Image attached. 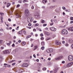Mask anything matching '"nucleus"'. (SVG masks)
Here are the masks:
<instances>
[{"label": "nucleus", "mask_w": 73, "mask_h": 73, "mask_svg": "<svg viewBox=\"0 0 73 73\" xmlns=\"http://www.w3.org/2000/svg\"><path fill=\"white\" fill-rule=\"evenodd\" d=\"M30 13L29 11V10L27 9H26L25 11V16L28 17L29 16Z\"/></svg>", "instance_id": "nucleus-1"}, {"label": "nucleus", "mask_w": 73, "mask_h": 73, "mask_svg": "<svg viewBox=\"0 0 73 73\" xmlns=\"http://www.w3.org/2000/svg\"><path fill=\"white\" fill-rule=\"evenodd\" d=\"M27 21L28 23H32L33 21V18L31 17H28L27 19Z\"/></svg>", "instance_id": "nucleus-2"}, {"label": "nucleus", "mask_w": 73, "mask_h": 73, "mask_svg": "<svg viewBox=\"0 0 73 73\" xmlns=\"http://www.w3.org/2000/svg\"><path fill=\"white\" fill-rule=\"evenodd\" d=\"M16 15L18 16V17H20V15H21V12L19 10H17L15 13Z\"/></svg>", "instance_id": "nucleus-3"}, {"label": "nucleus", "mask_w": 73, "mask_h": 73, "mask_svg": "<svg viewBox=\"0 0 73 73\" xmlns=\"http://www.w3.org/2000/svg\"><path fill=\"white\" fill-rule=\"evenodd\" d=\"M68 60L69 61H72L73 60V56H72L70 55L68 57Z\"/></svg>", "instance_id": "nucleus-4"}, {"label": "nucleus", "mask_w": 73, "mask_h": 73, "mask_svg": "<svg viewBox=\"0 0 73 73\" xmlns=\"http://www.w3.org/2000/svg\"><path fill=\"white\" fill-rule=\"evenodd\" d=\"M46 52L47 53H50L53 52L52 49H47L46 50Z\"/></svg>", "instance_id": "nucleus-5"}, {"label": "nucleus", "mask_w": 73, "mask_h": 73, "mask_svg": "<svg viewBox=\"0 0 73 73\" xmlns=\"http://www.w3.org/2000/svg\"><path fill=\"white\" fill-rule=\"evenodd\" d=\"M73 62H71V63H70L68 64L66 66L67 67H70L71 65H73Z\"/></svg>", "instance_id": "nucleus-6"}, {"label": "nucleus", "mask_w": 73, "mask_h": 73, "mask_svg": "<svg viewBox=\"0 0 73 73\" xmlns=\"http://www.w3.org/2000/svg\"><path fill=\"white\" fill-rule=\"evenodd\" d=\"M3 53L4 54H7L8 53H9V50H5V51H4L3 52Z\"/></svg>", "instance_id": "nucleus-7"}, {"label": "nucleus", "mask_w": 73, "mask_h": 73, "mask_svg": "<svg viewBox=\"0 0 73 73\" xmlns=\"http://www.w3.org/2000/svg\"><path fill=\"white\" fill-rule=\"evenodd\" d=\"M50 30H51V31H54V32L56 31V29L55 28H54V27L50 28Z\"/></svg>", "instance_id": "nucleus-8"}, {"label": "nucleus", "mask_w": 73, "mask_h": 73, "mask_svg": "<svg viewBox=\"0 0 73 73\" xmlns=\"http://www.w3.org/2000/svg\"><path fill=\"white\" fill-rule=\"evenodd\" d=\"M28 66V64L27 63H24L22 65L23 67H27Z\"/></svg>", "instance_id": "nucleus-9"}, {"label": "nucleus", "mask_w": 73, "mask_h": 73, "mask_svg": "<svg viewBox=\"0 0 73 73\" xmlns=\"http://www.w3.org/2000/svg\"><path fill=\"white\" fill-rule=\"evenodd\" d=\"M68 31H70L73 32V27L69 28H68Z\"/></svg>", "instance_id": "nucleus-10"}, {"label": "nucleus", "mask_w": 73, "mask_h": 73, "mask_svg": "<svg viewBox=\"0 0 73 73\" xmlns=\"http://www.w3.org/2000/svg\"><path fill=\"white\" fill-rule=\"evenodd\" d=\"M11 5V3H7L6 6L7 8H8L9 7H10V5Z\"/></svg>", "instance_id": "nucleus-11"}, {"label": "nucleus", "mask_w": 73, "mask_h": 73, "mask_svg": "<svg viewBox=\"0 0 73 73\" xmlns=\"http://www.w3.org/2000/svg\"><path fill=\"white\" fill-rule=\"evenodd\" d=\"M20 71H19V70L18 71L17 70H15V72H16V73H21V72H22V71H21V70H20Z\"/></svg>", "instance_id": "nucleus-12"}, {"label": "nucleus", "mask_w": 73, "mask_h": 73, "mask_svg": "<svg viewBox=\"0 0 73 73\" xmlns=\"http://www.w3.org/2000/svg\"><path fill=\"white\" fill-rule=\"evenodd\" d=\"M60 58H62V56H60V57H58L56 58L55 60H60Z\"/></svg>", "instance_id": "nucleus-13"}, {"label": "nucleus", "mask_w": 73, "mask_h": 73, "mask_svg": "<svg viewBox=\"0 0 73 73\" xmlns=\"http://www.w3.org/2000/svg\"><path fill=\"white\" fill-rule=\"evenodd\" d=\"M44 33H45V35H46L47 36H49L50 34L49 33H48L47 32H45V31H44Z\"/></svg>", "instance_id": "nucleus-14"}, {"label": "nucleus", "mask_w": 73, "mask_h": 73, "mask_svg": "<svg viewBox=\"0 0 73 73\" xmlns=\"http://www.w3.org/2000/svg\"><path fill=\"white\" fill-rule=\"evenodd\" d=\"M66 31V29H64V30H62V33L63 35H65Z\"/></svg>", "instance_id": "nucleus-15"}, {"label": "nucleus", "mask_w": 73, "mask_h": 73, "mask_svg": "<svg viewBox=\"0 0 73 73\" xmlns=\"http://www.w3.org/2000/svg\"><path fill=\"white\" fill-rule=\"evenodd\" d=\"M55 44L56 45H60L61 44V43L60 42H58L57 41H55Z\"/></svg>", "instance_id": "nucleus-16"}, {"label": "nucleus", "mask_w": 73, "mask_h": 73, "mask_svg": "<svg viewBox=\"0 0 73 73\" xmlns=\"http://www.w3.org/2000/svg\"><path fill=\"white\" fill-rule=\"evenodd\" d=\"M58 68H55L54 70V73H56V72H57V71L58 70Z\"/></svg>", "instance_id": "nucleus-17"}, {"label": "nucleus", "mask_w": 73, "mask_h": 73, "mask_svg": "<svg viewBox=\"0 0 73 73\" xmlns=\"http://www.w3.org/2000/svg\"><path fill=\"white\" fill-rule=\"evenodd\" d=\"M69 42H70V43H73V40L72 39H70L69 40Z\"/></svg>", "instance_id": "nucleus-18"}, {"label": "nucleus", "mask_w": 73, "mask_h": 73, "mask_svg": "<svg viewBox=\"0 0 73 73\" xmlns=\"http://www.w3.org/2000/svg\"><path fill=\"white\" fill-rule=\"evenodd\" d=\"M3 56H0V61H3Z\"/></svg>", "instance_id": "nucleus-19"}, {"label": "nucleus", "mask_w": 73, "mask_h": 73, "mask_svg": "<svg viewBox=\"0 0 73 73\" xmlns=\"http://www.w3.org/2000/svg\"><path fill=\"white\" fill-rule=\"evenodd\" d=\"M64 35H67L68 34V31L66 30V31H65Z\"/></svg>", "instance_id": "nucleus-20"}, {"label": "nucleus", "mask_w": 73, "mask_h": 73, "mask_svg": "<svg viewBox=\"0 0 73 73\" xmlns=\"http://www.w3.org/2000/svg\"><path fill=\"white\" fill-rule=\"evenodd\" d=\"M41 45H42V46H44L45 45V42L43 41L42 42H41Z\"/></svg>", "instance_id": "nucleus-21"}, {"label": "nucleus", "mask_w": 73, "mask_h": 73, "mask_svg": "<svg viewBox=\"0 0 73 73\" xmlns=\"http://www.w3.org/2000/svg\"><path fill=\"white\" fill-rule=\"evenodd\" d=\"M34 16H35V17H38V14L37 13H35L34 14Z\"/></svg>", "instance_id": "nucleus-22"}, {"label": "nucleus", "mask_w": 73, "mask_h": 73, "mask_svg": "<svg viewBox=\"0 0 73 73\" xmlns=\"http://www.w3.org/2000/svg\"><path fill=\"white\" fill-rule=\"evenodd\" d=\"M22 45L24 46V45H25V44H26V43H25V42H23L22 43Z\"/></svg>", "instance_id": "nucleus-23"}, {"label": "nucleus", "mask_w": 73, "mask_h": 73, "mask_svg": "<svg viewBox=\"0 0 73 73\" xmlns=\"http://www.w3.org/2000/svg\"><path fill=\"white\" fill-rule=\"evenodd\" d=\"M41 23H45V21L42 19L41 20Z\"/></svg>", "instance_id": "nucleus-24"}, {"label": "nucleus", "mask_w": 73, "mask_h": 73, "mask_svg": "<svg viewBox=\"0 0 73 73\" xmlns=\"http://www.w3.org/2000/svg\"><path fill=\"white\" fill-rule=\"evenodd\" d=\"M28 1L27 0H23V2L24 3H26V2H28Z\"/></svg>", "instance_id": "nucleus-25"}, {"label": "nucleus", "mask_w": 73, "mask_h": 73, "mask_svg": "<svg viewBox=\"0 0 73 73\" xmlns=\"http://www.w3.org/2000/svg\"><path fill=\"white\" fill-rule=\"evenodd\" d=\"M20 7V5L19 4H18L17 5L16 7L19 8V7Z\"/></svg>", "instance_id": "nucleus-26"}, {"label": "nucleus", "mask_w": 73, "mask_h": 73, "mask_svg": "<svg viewBox=\"0 0 73 73\" xmlns=\"http://www.w3.org/2000/svg\"><path fill=\"white\" fill-rule=\"evenodd\" d=\"M46 2H47V1L45 0H43V3H46Z\"/></svg>", "instance_id": "nucleus-27"}, {"label": "nucleus", "mask_w": 73, "mask_h": 73, "mask_svg": "<svg viewBox=\"0 0 73 73\" xmlns=\"http://www.w3.org/2000/svg\"><path fill=\"white\" fill-rule=\"evenodd\" d=\"M0 15H1V16H4V13H0Z\"/></svg>", "instance_id": "nucleus-28"}, {"label": "nucleus", "mask_w": 73, "mask_h": 73, "mask_svg": "<svg viewBox=\"0 0 73 73\" xmlns=\"http://www.w3.org/2000/svg\"><path fill=\"white\" fill-rule=\"evenodd\" d=\"M44 49H45V47L44 46H42L41 48L42 50H44Z\"/></svg>", "instance_id": "nucleus-29"}, {"label": "nucleus", "mask_w": 73, "mask_h": 73, "mask_svg": "<svg viewBox=\"0 0 73 73\" xmlns=\"http://www.w3.org/2000/svg\"><path fill=\"white\" fill-rule=\"evenodd\" d=\"M37 46H35L34 47V50H36V49H37Z\"/></svg>", "instance_id": "nucleus-30"}, {"label": "nucleus", "mask_w": 73, "mask_h": 73, "mask_svg": "<svg viewBox=\"0 0 73 73\" xmlns=\"http://www.w3.org/2000/svg\"><path fill=\"white\" fill-rule=\"evenodd\" d=\"M39 25V24H38V23H36V25H35V27H37Z\"/></svg>", "instance_id": "nucleus-31"}, {"label": "nucleus", "mask_w": 73, "mask_h": 73, "mask_svg": "<svg viewBox=\"0 0 73 73\" xmlns=\"http://www.w3.org/2000/svg\"><path fill=\"white\" fill-rule=\"evenodd\" d=\"M23 33L25 35H26L27 34V33H26V31H23Z\"/></svg>", "instance_id": "nucleus-32"}, {"label": "nucleus", "mask_w": 73, "mask_h": 73, "mask_svg": "<svg viewBox=\"0 0 73 73\" xmlns=\"http://www.w3.org/2000/svg\"><path fill=\"white\" fill-rule=\"evenodd\" d=\"M28 26H31V25H32V24L31 23H29L28 24Z\"/></svg>", "instance_id": "nucleus-33"}, {"label": "nucleus", "mask_w": 73, "mask_h": 73, "mask_svg": "<svg viewBox=\"0 0 73 73\" xmlns=\"http://www.w3.org/2000/svg\"><path fill=\"white\" fill-rule=\"evenodd\" d=\"M15 60H13L11 61H9V62H10V63H11V62H13L14 61H15Z\"/></svg>", "instance_id": "nucleus-34"}, {"label": "nucleus", "mask_w": 73, "mask_h": 73, "mask_svg": "<svg viewBox=\"0 0 73 73\" xmlns=\"http://www.w3.org/2000/svg\"><path fill=\"white\" fill-rule=\"evenodd\" d=\"M70 20H73V17H71L70 18Z\"/></svg>", "instance_id": "nucleus-35"}, {"label": "nucleus", "mask_w": 73, "mask_h": 73, "mask_svg": "<svg viewBox=\"0 0 73 73\" xmlns=\"http://www.w3.org/2000/svg\"><path fill=\"white\" fill-rule=\"evenodd\" d=\"M65 11H66V12H70V10H68L67 9H66L65 10Z\"/></svg>", "instance_id": "nucleus-36"}, {"label": "nucleus", "mask_w": 73, "mask_h": 73, "mask_svg": "<svg viewBox=\"0 0 73 73\" xmlns=\"http://www.w3.org/2000/svg\"><path fill=\"white\" fill-rule=\"evenodd\" d=\"M50 39V38H48L47 39H46V41H48V40H49Z\"/></svg>", "instance_id": "nucleus-37"}, {"label": "nucleus", "mask_w": 73, "mask_h": 73, "mask_svg": "<svg viewBox=\"0 0 73 73\" xmlns=\"http://www.w3.org/2000/svg\"><path fill=\"white\" fill-rule=\"evenodd\" d=\"M31 8L32 9H34V6H32L31 7Z\"/></svg>", "instance_id": "nucleus-38"}, {"label": "nucleus", "mask_w": 73, "mask_h": 73, "mask_svg": "<svg viewBox=\"0 0 73 73\" xmlns=\"http://www.w3.org/2000/svg\"><path fill=\"white\" fill-rule=\"evenodd\" d=\"M54 23H56L57 22V20L56 19L54 20Z\"/></svg>", "instance_id": "nucleus-39"}, {"label": "nucleus", "mask_w": 73, "mask_h": 73, "mask_svg": "<svg viewBox=\"0 0 73 73\" xmlns=\"http://www.w3.org/2000/svg\"><path fill=\"white\" fill-rule=\"evenodd\" d=\"M62 8L63 9H64V10H65V9H66V8H65V7H62Z\"/></svg>", "instance_id": "nucleus-40"}, {"label": "nucleus", "mask_w": 73, "mask_h": 73, "mask_svg": "<svg viewBox=\"0 0 73 73\" xmlns=\"http://www.w3.org/2000/svg\"><path fill=\"white\" fill-rule=\"evenodd\" d=\"M46 69V68H43V70H45Z\"/></svg>", "instance_id": "nucleus-41"}, {"label": "nucleus", "mask_w": 73, "mask_h": 73, "mask_svg": "<svg viewBox=\"0 0 73 73\" xmlns=\"http://www.w3.org/2000/svg\"><path fill=\"white\" fill-rule=\"evenodd\" d=\"M3 41L2 40H0V44H1L2 43V42Z\"/></svg>", "instance_id": "nucleus-42"}, {"label": "nucleus", "mask_w": 73, "mask_h": 73, "mask_svg": "<svg viewBox=\"0 0 73 73\" xmlns=\"http://www.w3.org/2000/svg\"><path fill=\"white\" fill-rule=\"evenodd\" d=\"M43 27H45V26H46V24H43Z\"/></svg>", "instance_id": "nucleus-43"}, {"label": "nucleus", "mask_w": 73, "mask_h": 73, "mask_svg": "<svg viewBox=\"0 0 73 73\" xmlns=\"http://www.w3.org/2000/svg\"><path fill=\"white\" fill-rule=\"evenodd\" d=\"M4 65L5 66H7L8 65V64H7L6 63H5L4 64Z\"/></svg>", "instance_id": "nucleus-44"}, {"label": "nucleus", "mask_w": 73, "mask_h": 73, "mask_svg": "<svg viewBox=\"0 0 73 73\" xmlns=\"http://www.w3.org/2000/svg\"><path fill=\"white\" fill-rule=\"evenodd\" d=\"M43 36V34L42 33H41L40 34V36H41V37H42Z\"/></svg>", "instance_id": "nucleus-45"}, {"label": "nucleus", "mask_w": 73, "mask_h": 73, "mask_svg": "<svg viewBox=\"0 0 73 73\" xmlns=\"http://www.w3.org/2000/svg\"><path fill=\"white\" fill-rule=\"evenodd\" d=\"M7 67L8 68H11V65H7Z\"/></svg>", "instance_id": "nucleus-46"}, {"label": "nucleus", "mask_w": 73, "mask_h": 73, "mask_svg": "<svg viewBox=\"0 0 73 73\" xmlns=\"http://www.w3.org/2000/svg\"><path fill=\"white\" fill-rule=\"evenodd\" d=\"M33 56L34 57V58H36V55H35V54H33Z\"/></svg>", "instance_id": "nucleus-47"}, {"label": "nucleus", "mask_w": 73, "mask_h": 73, "mask_svg": "<svg viewBox=\"0 0 73 73\" xmlns=\"http://www.w3.org/2000/svg\"><path fill=\"white\" fill-rule=\"evenodd\" d=\"M65 45L66 46H68V44L66 43L65 44Z\"/></svg>", "instance_id": "nucleus-48"}, {"label": "nucleus", "mask_w": 73, "mask_h": 73, "mask_svg": "<svg viewBox=\"0 0 73 73\" xmlns=\"http://www.w3.org/2000/svg\"><path fill=\"white\" fill-rule=\"evenodd\" d=\"M21 2H22V1L21 0H20L19 1V3H21Z\"/></svg>", "instance_id": "nucleus-49"}, {"label": "nucleus", "mask_w": 73, "mask_h": 73, "mask_svg": "<svg viewBox=\"0 0 73 73\" xmlns=\"http://www.w3.org/2000/svg\"><path fill=\"white\" fill-rule=\"evenodd\" d=\"M19 26L17 27V28H16V29L17 30H19Z\"/></svg>", "instance_id": "nucleus-50"}, {"label": "nucleus", "mask_w": 73, "mask_h": 73, "mask_svg": "<svg viewBox=\"0 0 73 73\" xmlns=\"http://www.w3.org/2000/svg\"><path fill=\"white\" fill-rule=\"evenodd\" d=\"M15 64H16V63H14L12 64V65H13V66L15 65Z\"/></svg>", "instance_id": "nucleus-51"}, {"label": "nucleus", "mask_w": 73, "mask_h": 73, "mask_svg": "<svg viewBox=\"0 0 73 73\" xmlns=\"http://www.w3.org/2000/svg\"><path fill=\"white\" fill-rule=\"evenodd\" d=\"M12 47H14L15 46V44H13L12 45Z\"/></svg>", "instance_id": "nucleus-52"}, {"label": "nucleus", "mask_w": 73, "mask_h": 73, "mask_svg": "<svg viewBox=\"0 0 73 73\" xmlns=\"http://www.w3.org/2000/svg\"><path fill=\"white\" fill-rule=\"evenodd\" d=\"M41 40H44V38L43 37H41Z\"/></svg>", "instance_id": "nucleus-53"}, {"label": "nucleus", "mask_w": 73, "mask_h": 73, "mask_svg": "<svg viewBox=\"0 0 73 73\" xmlns=\"http://www.w3.org/2000/svg\"><path fill=\"white\" fill-rule=\"evenodd\" d=\"M65 61H62V64H65Z\"/></svg>", "instance_id": "nucleus-54"}, {"label": "nucleus", "mask_w": 73, "mask_h": 73, "mask_svg": "<svg viewBox=\"0 0 73 73\" xmlns=\"http://www.w3.org/2000/svg\"><path fill=\"white\" fill-rule=\"evenodd\" d=\"M8 20L9 21H11V20L10 19H9Z\"/></svg>", "instance_id": "nucleus-55"}, {"label": "nucleus", "mask_w": 73, "mask_h": 73, "mask_svg": "<svg viewBox=\"0 0 73 73\" xmlns=\"http://www.w3.org/2000/svg\"><path fill=\"white\" fill-rule=\"evenodd\" d=\"M33 23H37V21H33Z\"/></svg>", "instance_id": "nucleus-56"}, {"label": "nucleus", "mask_w": 73, "mask_h": 73, "mask_svg": "<svg viewBox=\"0 0 73 73\" xmlns=\"http://www.w3.org/2000/svg\"><path fill=\"white\" fill-rule=\"evenodd\" d=\"M72 23H73V21H71L70 22V24H72Z\"/></svg>", "instance_id": "nucleus-57"}, {"label": "nucleus", "mask_w": 73, "mask_h": 73, "mask_svg": "<svg viewBox=\"0 0 73 73\" xmlns=\"http://www.w3.org/2000/svg\"><path fill=\"white\" fill-rule=\"evenodd\" d=\"M25 5H26V6H28V5H29V4H27V3H25Z\"/></svg>", "instance_id": "nucleus-58"}, {"label": "nucleus", "mask_w": 73, "mask_h": 73, "mask_svg": "<svg viewBox=\"0 0 73 73\" xmlns=\"http://www.w3.org/2000/svg\"><path fill=\"white\" fill-rule=\"evenodd\" d=\"M21 42V40H19L18 41V42H19V43H20V42Z\"/></svg>", "instance_id": "nucleus-59"}, {"label": "nucleus", "mask_w": 73, "mask_h": 73, "mask_svg": "<svg viewBox=\"0 0 73 73\" xmlns=\"http://www.w3.org/2000/svg\"><path fill=\"white\" fill-rule=\"evenodd\" d=\"M65 41H62V43L63 44H65Z\"/></svg>", "instance_id": "nucleus-60"}, {"label": "nucleus", "mask_w": 73, "mask_h": 73, "mask_svg": "<svg viewBox=\"0 0 73 73\" xmlns=\"http://www.w3.org/2000/svg\"><path fill=\"white\" fill-rule=\"evenodd\" d=\"M35 36V37H37V36H38V35L37 34H36Z\"/></svg>", "instance_id": "nucleus-61"}, {"label": "nucleus", "mask_w": 73, "mask_h": 73, "mask_svg": "<svg viewBox=\"0 0 73 73\" xmlns=\"http://www.w3.org/2000/svg\"><path fill=\"white\" fill-rule=\"evenodd\" d=\"M33 31L34 32H36V30L35 29H33Z\"/></svg>", "instance_id": "nucleus-62"}, {"label": "nucleus", "mask_w": 73, "mask_h": 73, "mask_svg": "<svg viewBox=\"0 0 73 73\" xmlns=\"http://www.w3.org/2000/svg\"><path fill=\"white\" fill-rule=\"evenodd\" d=\"M0 30L1 31H3V29H1Z\"/></svg>", "instance_id": "nucleus-63"}, {"label": "nucleus", "mask_w": 73, "mask_h": 73, "mask_svg": "<svg viewBox=\"0 0 73 73\" xmlns=\"http://www.w3.org/2000/svg\"><path fill=\"white\" fill-rule=\"evenodd\" d=\"M3 17H2L1 16V20H3Z\"/></svg>", "instance_id": "nucleus-64"}]
</instances>
